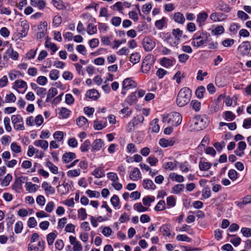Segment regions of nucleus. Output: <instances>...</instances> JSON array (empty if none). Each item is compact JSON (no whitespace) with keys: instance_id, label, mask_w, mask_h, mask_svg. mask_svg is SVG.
<instances>
[{"instance_id":"44","label":"nucleus","mask_w":251,"mask_h":251,"mask_svg":"<svg viewBox=\"0 0 251 251\" xmlns=\"http://www.w3.org/2000/svg\"><path fill=\"white\" fill-rule=\"evenodd\" d=\"M56 237L57 234L55 232H51L47 235V240L49 246L53 244Z\"/></svg>"},{"instance_id":"63","label":"nucleus","mask_w":251,"mask_h":251,"mask_svg":"<svg viewBox=\"0 0 251 251\" xmlns=\"http://www.w3.org/2000/svg\"><path fill=\"white\" fill-rule=\"evenodd\" d=\"M165 202L164 201H160L155 206L154 209L156 211H162L165 209Z\"/></svg>"},{"instance_id":"25","label":"nucleus","mask_w":251,"mask_h":251,"mask_svg":"<svg viewBox=\"0 0 251 251\" xmlns=\"http://www.w3.org/2000/svg\"><path fill=\"white\" fill-rule=\"evenodd\" d=\"M159 120L157 119H155L153 120L151 124L150 129L151 130L152 132H158L160 130V127L158 125Z\"/></svg>"},{"instance_id":"56","label":"nucleus","mask_w":251,"mask_h":251,"mask_svg":"<svg viewBox=\"0 0 251 251\" xmlns=\"http://www.w3.org/2000/svg\"><path fill=\"white\" fill-rule=\"evenodd\" d=\"M106 126L105 124H102L101 121L96 120L94 123V128L96 130H101Z\"/></svg>"},{"instance_id":"27","label":"nucleus","mask_w":251,"mask_h":251,"mask_svg":"<svg viewBox=\"0 0 251 251\" xmlns=\"http://www.w3.org/2000/svg\"><path fill=\"white\" fill-rule=\"evenodd\" d=\"M143 186L145 189H151L154 190L156 187V186L153 181L149 179L143 180Z\"/></svg>"},{"instance_id":"35","label":"nucleus","mask_w":251,"mask_h":251,"mask_svg":"<svg viewBox=\"0 0 251 251\" xmlns=\"http://www.w3.org/2000/svg\"><path fill=\"white\" fill-rule=\"evenodd\" d=\"M169 177L173 180H175L176 182H182L184 181V177L182 176L178 175L175 173H172L170 174Z\"/></svg>"},{"instance_id":"52","label":"nucleus","mask_w":251,"mask_h":251,"mask_svg":"<svg viewBox=\"0 0 251 251\" xmlns=\"http://www.w3.org/2000/svg\"><path fill=\"white\" fill-rule=\"evenodd\" d=\"M190 105L196 111H199L201 109V103L197 100H192Z\"/></svg>"},{"instance_id":"28","label":"nucleus","mask_w":251,"mask_h":251,"mask_svg":"<svg viewBox=\"0 0 251 251\" xmlns=\"http://www.w3.org/2000/svg\"><path fill=\"white\" fill-rule=\"evenodd\" d=\"M6 54L13 60H17L18 58L19 55L17 51H14L12 48L11 46L6 50Z\"/></svg>"},{"instance_id":"2","label":"nucleus","mask_w":251,"mask_h":251,"mask_svg":"<svg viewBox=\"0 0 251 251\" xmlns=\"http://www.w3.org/2000/svg\"><path fill=\"white\" fill-rule=\"evenodd\" d=\"M210 36L207 32H197L194 34L191 40L193 46L199 48L206 44Z\"/></svg>"},{"instance_id":"14","label":"nucleus","mask_w":251,"mask_h":251,"mask_svg":"<svg viewBox=\"0 0 251 251\" xmlns=\"http://www.w3.org/2000/svg\"><path fill=\"white\" fill-rule=\"evenodd\" d=\"M175 63V60L174 58H169L167 57H163L160 60V65L165 67L169 68L174 65Z\"/></svg>"},{"instance_id":"59","label":"nucleus","mask_w":251,"mask_h":251,"mask_svg":"<svg viewBox=\"0 0 251 251\" xmlns=\"http://www.w3.org/2000/svg\"><path fill=\"white\" fill-rule=\"evenodd\" d=\"M23 229V224L21 221H18L15 225L14 231L17 234L22 232Z\"/></svg>"},{"instance_id":"38","label":"nucleus","mask_w":251,"mask_h":251,"mask_svg":"<svg viewBox=\"0 0 251 251\" xmlns=\"http://www.w3.org/2000/svg\"><path fill=\"white\" fill-rule=\"evenodd\" d=\"M166 24V18L163 17L161 19L157 20L155 23L156 27L158 29H162Z\"/></svg>"},{"instance_id":"5","label":"nucleus","mask_w":251,"mask_h":251,"mask_svg":"<svg viewBox=\"0 0 251 251\" xmlns=\"http://www.w3.org/2000/svg\"><path fill=\"white\" fill-rule=\"evenodd\" d=\"M12 123L14 125V128L16 130L25 129L23 118L20 115H13L11 116Z\"/></svg>"},{"instance_id":"42","label":"nucleus","mask_w":251,"mask_h":251,"mask_svg":"<svg viewBox=\"0 0 251 251\" xmlns=\"http://www.w3.org/2000/svg\"><path fill=\"white\" fill-rule=\"evenodd\" d=\"M205 92V88L204 86H199L195 92L196 97L199 99H202L203 97V94Z\"/></svg>"},{"instance_id":"40","label":"nucleus","mask_w":251,"mask_h":251,"mask_svg":"<svg viewBox=\"0 0 251 251\" xmlns=\"http://www.w3.org/2000/svg\"><path fill=\"white\" fill-rule=\"evenodd\" d=\"M45 47L47 48H50L52 50V53L51 54H53L58 50L56 45L54 43H51L49 40H46Z\"/></svg>"},{"instance_id":"45","label":"nucleus","mask_w":251,"mask_h":251,"mask_svg":"<svg viewBox=\"0 0 251 251\" xmlns=\"http://www.w3.org/2000/svg\"><path fill=\"white\" fill-rule=\"evenodd\" d=\"M92 175L97 178L102 177L105 175L103 171L100 168H96L92 173Z\"/></svg>"},{"instance_id":"47","label":"nucleus","mask_w":251,"mask_h":251,"mask_svg":"<svg viewBox=\"0 0 251 251\" xmlns=\"http://www.w3.org/2000/svg\"><path fill=\"white\" fill-rule=\"evenodd\" d=\"M97 28L93 24H89L87 28V32L89 35H93L97 33Z\"/></svg>"},{"instance_id":"58","label":"nucleus","mask_w":251,"mask_h":251,"mask_svg":"<svg viewBox=\"0 0 251 251\" xmlns=\"http://www.w3.org/2000/svg\"><path fill=\"white\" fill-rule=\"evenodd\" d=\"M189 56L185 53L180 54L178 55V59L180 63L185 64L189 59Z\"/></svg>"},{"instance_id":"46","label":"nucleus","mask_w":251,"mask_h":251,"mask_svg":"<svg viewBox=\"0 0 251 251\" xmlns=\"http://www.w3.org/2000/svg\"><path fill=\"white\" fill-rule=\"evenodd\" d=\"M184 188L183 184H179L175 185L172 188L173 192L175 194H177L182 192Z\"/></svg>"},{"instance_id":"37","label":"nucleus","mask_w":251,"mask_h":251,"mask_svg":"<svg viewBox=\"0 0 251 251\" xmlns=\"http://www.w3.org/2000/svg\"><path fill=\"white\" fill-rule=\"evenodd\" d=\"M34 145L37 147H40L43 149H47L48 148L49 144L47 141L39 140L34 142Z\"/></svg>"},{"instance_id":"17","label":"nucleus","mask_w":251,"mask_h":251,"mask_svg":"<svg viewBox=\"0 0 251 251\" xmlns=\"http://www.w3.org/2000/svg\"><path fill=\"white\" fill-rule=\"evenodd\" d=\"M59 116L62 119L68 118L71 114V111L65 107H60L58 108Z\"/></svg>"},{"instance_id":"1","label":"nucleus","mask_w":251,"mask_h":251,"mask_svg":"<svg viewBox=\"0 0 251 251\" xmlns=\"http://www.w3.org/2000/svg\"><path fill=\"white\" fill-rule=\"evenodd\" d=\"M191 98V91L188 87H184L179 91L176 100V104L179 107L186 105Z\"/></svg>"},{"instance_id":"34","label":"nucleus","mask_w":251,"mask_h":251,"mask_svg":"<svg viewBox=\"0 0 251 251\" xmlns=\"http://www.w3.org/2000/svg\"><path fill=\"white\" fill-rule=\"evenodd\" d=\"M154 201L155 197L154 196H147L143 199V204L149 207L151 206V203Z\"/></svg>"},{"instance_id":"11","label":"nucleus","mask_w":251,"mask_h":251,"mask_svg":"<svg viewBox=\"0 0 251 251\" xmlns=\"http://www.w3.org/2000/svg\"><path fill=\"white\" fill-rule=\"evenodd\" d=\"M171 18L175 23L180 25H183L185 22L184 16L182 13L179 12L174 13L171 17Z\"/></svg>"},{"instance_id":"18","label":"nucleus","mask_w":251,"mask_h":251,"mask_svg":"<svg viewBox=\"0 0 251 251\" xmlns=\"http://www.w3.org/2000/svg\"><path fill=\"white\" fill-rule=\"evenodd\" d=\"M160 231L162 233L163 236L169 237H174L175 234H171V229L170 226L168 225H164L161 226L160 228Z\"/></svg>"},{"instance_id":"23","label":"nucleus","mask_w":251,"mask_h":251,"mask_svg":"<svg viewBox=\"0 0 251 251\" xmlns=\"http://www.w3.org/2000/svg\"><path fill=\"white\" fill-rule=\"evenodd\" d=\"M175 141L173 139L167 140L164 138L160 139L159 143V145L164 148H166L169 146H172L174 145Z\"/></svg>"},{"instance_id":"22","label":"nucleus","mask_w":251,"mask_h":251,"mask_svg":"<svg viewBox=\"0 0 251 251\" xmlns=\"http://www.w3.org/2000/svg\"><path fill=\"white\" fill-rule=\"evenodd\" d=\"M42 187L44 188L47 195L53 194L55 193V189L51 186L49 185L47 182H44L42 184Z\"/></svg>"},{"instance_id":"20","label":"nucleus","mask_w":251,"mask_h":251,"mask_svg":"<svg viewBox=\"0 0 251 251\" xmlns=\"http://www.w3.org/2000/svg\"><path fill=\"white\" fill-rule=\"evenodd\" d=\"M30 4L34 7H37L40 10H42L45 7L46 2L43 0H30Z\"/></svg>"},{"instance_id":"8","label":"nucleus","mask_w":251,"mask_h":251,"mask_svg":"<svg viewBox=\"0 0 251 251\" xmlns=\"http://www.w3.org/2000/svg\"><path fill=\"white\" fill-rule=\"evenodd\" d=\"M136 87V83L134 81L132 80L130 78H126L123 81L122 87L123 90L121 93L125 95L126 93V91Z\"/></svg>"},{"instance_id":"19","label":"nucleus","mask_w":251,"mask_h":251,"mask_svg":"<svg viewBox=\"0 0 251 251\" xmlns=\"http://www.w3.org/2000/svg\"><path fill=\"white\" fill-rule=\"evenodd\" d=\"M208 17V14L205 12H202L200 13L197 15V22L199 24L200 26H201L204 25L205 21Z\"/></svg>"},{"instance_id":"9","label":"nucleus","mask_w":251,"mask_h":251,"mask_svg":"<svg viewBox=\"0 0 251 251\" xmlns=\"http://www.w3.org/2000/svg\"><path fill=\"white\" fill-rule=\"evenodd\" d=\"M154 41L150 37H145L142 41V45L146 51H151L155 46Z\"/></svg>"},{"instance_id":"61","label":"nucleus","mask_w":251,"mask_h":251,"mask_svg":"<svg viewBox=\"0 0 251 251\" xmlns=\"http://www.w3.org/2000/svg\"><path fill=\"white\" fill-rule=\"evenodd\" d=\"M176 239L178 241H186L189 242L191 241V238L185 234H179L176 236Z\"/></svg>"},{"instance_id":"6","label":"nucleus","mask_w":251,"mask_h":251,"mask_svg":"<svg viewBox=\"0 0 251 251\" xmlns=\"http://www.w3.org/2000/svg\"><path fill=\"white\" fill-rule=\"evenodd\" d=\"M29 29V24L26 21H22L21 25L18 29L17 36L19 39L23 38L27 36Z\"/></svg>"},{"instance_id":"29","label":"nucleus","mask_w":251,"mask_h":251,"mask_svg":"<svg viewBox=\"0 0 251 251\" xmlns=\"http://www.w3.org/2000/svg\"><path fill=\"white\" fill-rule=\"evenodd\" d=\"M25 187L26 190L29 193L35 192L39 188L38 185L32 184L31 182H26Z\"/></svg>"},{"instance_id":"30","label":"nucleus","mask_w":251,"mask_h":251,"mask_svg":"<svg viewBox=\"0 0 251 251\" xmlns=\"http://www.w3.org/2000/svg\"><path fill=\"white\" fill-rule=\"evenodd\" d=\"M133 209L138 212H144L148 211L149 209L148 207L143 206L141 202H138L134 204Z\"/></svg>"},{"instance_id":"57","label":"nucleus","mask_w":251,"mask_h":251,"mask_svg":"<svg viewBox=\"0 0 251 251\" xmlns=\"http://www.w3.org/2000/svg\"><path fill=\"white\" fill-rule=\"evenodd\" d=\"M122 22V19L118 16L113 17L111 20V24L115 26H119Z\"/></svg>"},{"instance_id":"41","label":"nucleus","mask_w":251,"mask_h":251,"mask_svg":"<svg viewBox=\"0 0 251 251\" xmlns=\"http://www.w3.org/2000/svg\"><path fill=\"white\" fill-rule=\"evenodd\" d=\"M91 143L89 140H86L83 143H82L80 146V150L82 152L87 151L90 148Z\"/></svg>"},{"instance_id":"43","label":"nucleus","mask_w":251,"mask_h":251,"mask_svg":"<svg viewBox=\"0 0 251 251\" xmlns=\"http://www.w3.org/2000/svg\"><path fill=\"white\" fill-rule=\"evenodd\" d=\"M78 218L80 220H84L87 217L86 209L84 208H81L77 211Z\"/></svg>"},{"instance_id":"16","label":"nucleus","mask_w":251,"mask_h":251,"mask_svg":"<svg viewBox=\"0 0 251 251\" xmlns=\"http://www.w3.org/2000/svg\"><path fill=\"white\" fill-rule=\"evenodd\" d=\"M85 96L86 98H88L95 100L100 97V94L97 90L93 89L87 91L86 93Z\"/></svg>"},{"instance_id":"62","label":"nucleus","mask_w":251,"mask_h":251,"mask_svg":"<svg viewBox=\"0 0 251 251\" xmlns=\"http://www.w3.org/2000/svg\"><path fill=\"white\" fill-rule=\"evenodd\" d=\"M4 125L5 128V130L7 132H11L12 130V128L10 126V118L8 117H6L4 118Z\"/></svg>"},{"instance_id":"60","label":"nucleus","mask_w":251,"mask_h":251,"mask_svg":"<svg viewBox=\"0 0 251 251\" xmlns=\"http://www.w3.org/2000/svg\"><path fill=\"white\" fill-rule=\"evenodd\" d=\"M225 31L224 28L223 26L220 25L215 27L212 30V33L213 35H220L222 34Z\"/></svg>"},{"instance_id":"55","label":"nucleus","mask_w":251,"mask_h":251,"mask_svg":"<svg viewBox=\"0 0 251 251\" xmlns=\"http://www.w3.org/2000/svg\"><path fill=\"white\" fill-rule=\"evenodd\" d=\"M110 201L114 207L117 208L120 205V200L118 196L114 195L110 200Z\"/></svg>"},{"instance_id":"36","label":"nucleus","mask_w":251,"mask_h":251,"mask_svg":"<svg viewBox=\"0 0 251 251\" xmlns=\"http://www.w3.org/2000/svg\"><path fill=\"white\" fill-rule=\"evenodd\" d=\"M211 165V163L205 162V160H201L199 163V168L201 170L206 171L208 170Z\"/></svg>"},{"instance_id":"49","label":"nucleus","mask_w":251,"mask_h":251,"mask_svg":"<svg viewBox=\"0 0 251 251\" xmlns=\"http://www.w3.org/2000/svg\"><path fill=\"white\" fill-rule=\"evenodd\" d=\"M137 100L136 96L135 93H132L130 95H129L126 98V101L127 102L129 105H132L133 103H135Z\"/></svg>"},{"instance_id":"33","label":"nucleus","mask_w":251,"mask_h":251,"mask_svg":"<svg viewBox=\"0 0 251 251\" xmlns=\"http://www.w3.org/2000/svg\"><path fill=\"white\" fill-rule=\"evenodd\" d=\"M76 124L80 127H87L88 125L87 119L83 116H80L76 119Z\"/></svg>"},{"instance_id":"12","label":"nucleus","mask_w":251,"mask_h":251,"mask_svg":"<svg viewBox=\"0 0 251 251\" xmlns=\"http://www.w3.org/2000/svg\"><path fill=\"white\" fill-rule=\"evenodd\" d=\"M69 241L70 244L73 246L74 251H81L82 250V246L79 241L76 240V238L71 235L69 237Z\"/></svg>"},{"instance_id":"39","label":"nucleus","mask_w":251,"mask_h":251,"mask_svg":"<svg viewBox=\"0 0 251 251\" xmlns=\"http://www.w3.org/2000/svg\"><path fill=\"white\" fill-rule=\"evenodd\" d=\"M45 166L50 169L52 173L54 174L58 173V168L51 162L48 161L45 163Z\"/></svg>"},{"instance_id":"54","label":"nucleus","mask_w":251,"mask_h":251,"mask_svg":"<svg viewBox=\"0 0 251 251\" xmlns=\"http://www.w3.org/2000/svg\"><path fill=\"white\" fill-rule=\"evenodd\" d=\"M229 236L232 237L230 242L233 244L234 246H237L241 243V239L240 237L236 236L235 235H230Z\"/></svg>"},{"instance_id":"48","label":"nucleus","mask_w":251,"mask_h":251,"mask_svg":"<svg viewBox=\"0 0 251 251\" xmlns=\"http://www.w3.org/2000/svg\"><path fill=\"white\" fill-rule=\"evenodd\" d=\"M183 32L179 28L174 29L172 31V34L175 37L176 40L178 41L182 35Z\"/></svg>"},{"instance_id":"53","label":"nucleus","mask_w":251,"mask_h":251,"mask_svg":"<svg viewBox=\"0 0 251 251\" xmlns=\"http://www.w3.org/2000/svg\"><path fill=\"white\" fill-rule=\"evenodd\" d=\"M59 77V71L57 70H52L50 73V77L52 80H57Z\"/></svg>"},{"instance_id":"15","label":"nucleus","mask_w":251,"mask_h":251,"mask_svg":"<svg viewBox=\"0 0 251 251\" xmlns=\"http://www.w3.org/2000/svg\"><path fill=\"white\" fill-rule=\"evenodd\" d=\"M104 145L103 141L101 139H96L91 144L92 151H100Z\"/></svg>"},{"instance_id":"64","label":"nucleus","mask_w":251,"mask_h":251,"mask_svg":"<svg viewBox=\"0 0 251 251\" xmlns=\"http://www.w3.org/2000/svg\"><path fill=\"white\" fill-rule=\"evenodd\" d=\"M16 100V97L14 94L11 93L9 95H7L5 98V101L7 103L14 102Z\"/></svg>"},{"instance_id":"10","label":"nucleus","mask_w":251,"mask_h":251,"mask_svg":"<svg viewBox=\"0 0 251 251\" xmlns=\"http://www.w3.org/2000/svg\"><path fill=\"white\" fill-rule=\"evenodd\" d=\"M251 45L249 41L243 42L238 47V51L243 55H248L251 50Z\"/></svg>"},{"instance_id":"13","label":"nucleus","mask_w":251,"mask_h":251,"mask_svg":"<svg viewBox=\"0 0 251 251\" xmlns=\"http://www.w3.org/2000/svg\"><path fill=\"white\" fill-rule=\"evenodd\" d=\"M45 249V242L43 240L39 241L37 246L29 244L28 250L34 251H44Z\"/></svg>"},{"instance_id":"21","label":"nucleus","mask_w":251,"mask_h":251,"mask_svg":"<svg viewBox=\"0 0 251 251\" xmlns=\"http://www.w3.org/2000/svg\"><path fill=\"white\" fill-rule=\"evenodd\" d=\"M27 87V85L26 82L21 79L16 80L12 86V88L14 89H17L18 88L21 89Z\"/></svg>"},{"instance_id":"26","label":"nucleus","mask_w":251,"mask_h":251,"mask_svg":"<svg viewBox=\"0 0 251 251\" xmlns=\"http://www.w3.org/2000/svg\"><path fill=\"white\" fill-rule=\"evenodd\" d=\"M12 179V176L10 174H7L4 178L0 176V184L3 186H8Z\"/></svg>"},{"instance_id":"3","label":"nucleus","mask_w":251,"mask_h":251,"mask_svg":"<svg viewBox=\"0 0 251 251\" xmlns=\"http://www.w3.org/2000/svg\"><path fill=\"white\" fill-rule=\"evenodd\" d=\"M182 117L181 115L176 112H171L169 114L163 121L174 126H178L182 122Z\"/></svg>"},{"instance_id":"24","label":"nucleus","mask_w":251,"mask_h":251,"mask_svg":"<svg viewBox=\"0 0 251 251\" xmlns=\"http://www.w3.org/2000/svg\"><path fill=\"white\" fill-rule=\"evenodd\" d=\"M141 177V174L139 170L137 168H134L130 174V178L132 180L136 181L140 179Z\"/></svg>"},{"instance_id":"7","label":"nucleus","mask_w":251,"mask_h":251,"mask_svg":"<svg viewBox=\"0 0 251 251\" xmlns=\"http://www.w3.org/2000/svg\"><path fill=\"white\" fill-rule=\"evenodd\" d=\"M144 121V118L142 115H137L134 117L133 119L128 123L127 130L129 132H131L135 126H137L139 124L142 123Z\"/></svg>"},{"instance_id":"51","label":"nucleus","mask_w":251,"mask_h":251,"mask_svg":"<svg viewBox=\"0 0 251 251\" xmlns=\"http://www.w3.org/2000/svg\"><path fill=\"white\" fill-rule=\"evenodd\" d=\"M211 196L210 188L208 186L204 187L202 191V197L204 199H207Z\"/></svg>"},{"instance_id":"32","label":"nucleus","mask_w":251,"mask_h":251,"mask_svg":"<svg viewBox=\"0 0 251 251\" xmlns=\"http://www.w3.org/2000/svg\"><path fill=\"white\" fill-rule=\"evenodd\" d=\"M57 90L55 88H51L48 91L47 97L46 98V101L50 102L51 99L57 95Z\"/></svg>"},{"instance_id":"50","label":"nucleus","mask_w":251,"mask_h":251,"mask_svg":"<svg viewBox=\"0 0 251 251\" xmlns=\"http://www.w3.org/2000/svg\"><path fill=\"white\" fill-rule=\"evenodd\" d=\"M140 60V55L139 53L135 52L130 55V61L133 64H136L139 62Z\"/></svg>"},{"instance_id":"4","label":"nucleus","mask_w":251,"mask_h":251,"mask_svg":"<svg viewBox=\"0 0 251 251\" xmlns=\"http://www.w3.org/2000/svg\"><path fill=\"white\" fill-rule=\"evenodd\" d=\"M208 123V120L205 115L197 116L195 119V127L198 130H201L207 126Z\"/></svg>"},{"instance_id":"31","label":"nucleus","mask_w":251,"mask_h":251,"mask_svg":"<svg viewBox=\"0 0 251 251\" xmlns=\"http://www.w3.org/2000/svg\"><path fill=\"white\" fill-rule=\"evenodd\" d=\"M246 144L244 141H240L238 143V148L239 151H236L235 153L238 156H242L244 155L243 150L246 149Z\"/></svg>"}]
</instances>
